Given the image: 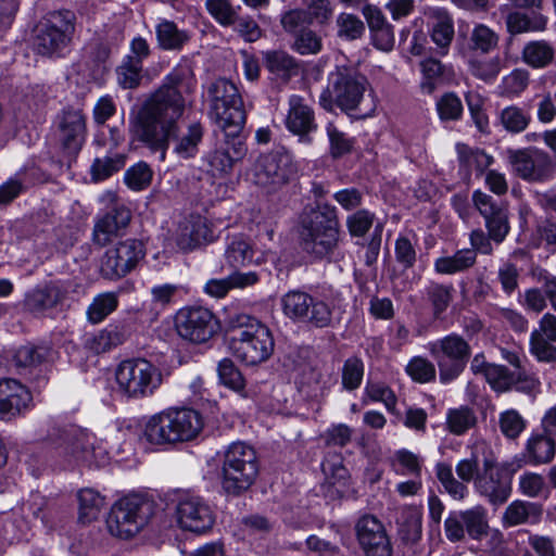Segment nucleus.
Returning a JSON list of instances; mask_svg holds the SVG:
<instances>
[{"label":"nucleus","instance_id":"nucleus-22","mask_svg":"<svg viewBox=\"0 0 556 556\" xmlns=\"http://www.w3.org/2000/svg\"><path fill=\"white\" fill-rule=\"evenodd\" d=\"M86 116L80 110H65L58 122V141L68 157H75L86 140Z\"/></svg>","mask_w":556,"mask_h":556},{"label":"nucleus","instance_id":"nucleus-9","mask_svg":"<svg viewBox=\"0 0 556 556\" xmlns=\"http://www.w3.org/2000/svg\"><path fill=\"white\" fill-rule=\"evenodd\" d=\"M505 154L511 174L526 182L545 184L556 177V159L543 149H507Z\"/></svg>","mask_w":556,"mask_h":556},{"label":"nucleus","instance_id":"nucleus-11","mask_svg":"<svg viewBox=\"0 0 556 556\" xmlns=\"http://www.w3.org/2000/svg\"><path fill=\"white\" fill-rule=\"evenodd\" d=\"M75 14L70 10L46 14L36 28L34 45L41 55H53L64 50L75 31Z\"/></svg>","mask_w":556,"mask_h":556},{"label":"nucleus","instance_id":"nucleus-23","mask_svg":"<svg viewBox=\"0 0 556 556\" xmlns=\"http://www.w3.org/2000/svg\"><path fill=\"white\" fill-rule=\"evenodd\" d=\"M472 201L482 215L491 240L501 243L509 232L507 210L488 193L476 190Z\"/></svg>","mask_w":556,"mask_h":556},{"label":"nucleus","instance_id":"nucleus-47","mask_svg":"<svg viewBox=\"0 0 556 556\" xmlns=\"http://www.w3.org/2000/svg\"><path fill=\"white\" fill-rule=\"evenodd\" d=\"M265 65L269 72L283 78H288L298 72L295 60L283 51L266 52Z\"/></svg>","mask_w":556,"mask_h":556},{"label":"nucleus","instance_id":"nucleus-45","mask_svg":"<svg viewBox=\"0 0 556 556\" xmlns=\"http://www.w3.org/2000/svg\"><path fill=\"white\" fill-rule=\"evenodd\" d=\"M391 467L395 473L401 476H412L413 478H420L421 476V460L418 455L413 452L402 448L396 451L391 457Z\"/></svg>","mask_w":556,"mask_h":556},{"label":"nucleus","instance_id":"nucleus-44","mask_svg":"<svg viewBox=\"0 0 556 556\" xmlns=\"http://www.w3.org/2000/svg\"><path fill=\"white\" fill-rule=\"evenodd\" d=\"M125 339L126 334L123 328L109 325L88 341V346L96 353H103L122 344Z\"/></svg>","mask_w":556,"mask_h":556},{"label":"nucleus","instance_id":"nucleus-19","mask_svg":"<svg viewBox=\"0 0 556 556\" xmlns=\"http://www.w3.org/2000/svg\"><path fill=\"white\" fill-rule=\"evenodd\" d=\"M355 538L364 556H393V545L384 523L375 515L359 517Z\"/></svg>","mask_w":556,"mask_h":556},{"label":"nucleus","instance_id":"nucleus-33","mask_svg":"<svg viewBox=\"0 0 556 556\" xmlns=\"http://www.w3.org/2000/svg\"><path fill=\"white\" fill-rule=\"evenodd\" d=\"M397 525L401 541L409 545L417 544L422 535L421 508L414 505L402 507Z\"/></svg>","mask_w":556,"mask_h":556},{"label":"nucleus","instance_id":"nucleus-16","mask_svg":"<svg viewBox=\"0 0 556 556\" xmlns=\"http://www.w3.org/2000/svg\"><path fill=\"white\" fill-rule=\"evenodd\" d=\"M203 428V419H148L143 434L153 444H174L195 439Z\"/></svg>","mask_w":556,"mask_h":556},{"label":"nucleus","instance_id":"nucleus-14","mask_svg":"<svg viewBox=\"0 0 556 556\" xmlns=\"http://www.w3.org/2000/svg\"><path fill=\"white\" fill-rule=\"evenodd\" d=\"M174 327L182 340L193 344H202L217 332L218 320L207 307L187 305L176 312Z\"/></svg>","mask_w":556,"mask_h":556},{"label":"nucleus","instance_id":"nucleus-36","mask_svg":"<svg viewBox=\"0 0 556 556\" xmlns=\"http://www.w3.org/2000/svg\"><path fill=\"white\" fill-rule=\"evenodd\" d=\"M542 516V508L531 502L516 500L511 502L503 513L504 527H516L525 523H536Z\"/></svg>","mask_w":556,"mask_h":556},{"label":"nucleus","instance_id":"nucleus-2","mask_svg":"<svg viewBox=\"0 0 556 556\" xmlns=\"http://www.w3.org/2000/svg\"><path fill=\"white\" fill-rule=\"evenodd\" d=\"M275 341L269 328L249 315L232 320L229 349L242 363L254 366L266 362L273 354Z\"/></svg>","mask_w":556,"mask_h":556},{"label":"nucleus","instance_id":"nucleus-58","mask_svg":"<svg viewBox=\"0 0 556 556\" xmlns=\"http://www.w3.org/2000/svg\"><path fill=\"white\" fill-rule=\"evenodd\" d=\"M408 376L417 382L426 383L435 378L434 365L425 357L416 356L406 366Z\"/></svg>","mask_w":556,"mask_h":556},{"label":"nucleus","instance_id":"nucleus-53","mask_svg":"<svg viewBox=\"0 0 556 556\" xmlns=\"http://www.w3.org/2000/svg\"><path fill=\"white\" fill-rule=\"evenodd\" d=\"M464 517L466 532L473 540H479L488 532V520L485 509L476 506L471 509L460 511Z\"/></svg>","mask_w":556,"mask_h":556},{"label":"nucleus","instance_id":"nucleus-51","mask_svg":"<svg viewBox=\"0 0 556 556\" xmlns=\"http://www.w3.org/2000/svg\"><path fill=\"white\" fill-rule=\"evenodd\" d=\"M143 65L131 58H124L116 68L117 83L124 89H134L140 85Z\"/></svg>","mask_w":556,"mask_h":556},{"label":"nucleus","instance_id":"nucleus-42","mask_svg":"<svg viewBox=\"0 0 556 556\" xmlns=\"http://www.w3.org/2000/svg\"><path fill=\"white\" fill-rule=\"evenodd\" d=\"M51 351L47 346H35L31 344L20 346L15 350L12 361L16 368L37 367L48 359Z\"/></svg>","mask_w":556,"mask_h":556},{"label":"nucleus","instance_id":"nucleus-20","mask_svg":"<svg viewBox=\"0 0 556 556\" xmlns=\"http://www.w3.org/2000/svg\"><path fill=\"white\" fill-rule=\"evenodd\" d=\"M475 488L491 505L500 506L511 494V478L493 460L485 459L481 472L475 479Z\"/></svg>","mask_w":556,"mask_h":556},{"label":"nucleus","instance_id":"nucleus-60","mask_svg":"<svg viewBox=\"0 0 556 556\" xmlns=\"http://www.w3.org/2000/svg\"><path fill=\"white\" fill-rule=\"evenodd\" d=\"M364 376V364L357 357H350L342 368V384L346 390H355L361 386Z\"/></svg>","mask_w":556,"mask_h":556},{"label":"nucleus","instance_id":"nucleus-41","mask_svg":"<svg viewBox=\"0 0 556 556\" xmlns=\"http://www.w3.org/2000/svg\"><path fill=\"white\" fill-rule=\"evenodd\" d=\"M527 452L530 464H547L554 458L555 442L543 433L533 435L528 441Z\"/></svg>","mask_w":556,"mask_h":556},{"label":"nucleus","instance_id":"nucleus-39","mask_svg":"<svg viewBox=\"0 0 556 556\" xmlns=\"http://www.w3.org/2000/svg\"><path fill=\"white\" fill-rule=\"evenodd\" d=\"M78 520L83 523H90L98 519L105 505L104 497L96 490L86 488L77 493Z\"/></svg>","mask_w":556,"mask_h":556},{"label":"nucleus","instance_id":"nucleus-17","mask_svg":"<svg viewBox=\"0 0 556 556\" xmlns=\"http://www.w3.org/2000/svg\"><path fill=\"white\" fill-rule=\"evenodd\" d=\"M144 245L136 239L119 241L104 253L100 273L103 278L116 280L129 274L144 257Z\"/></svg>","mask_w":556,"mask_h":556},{"label":"nucleus","instance_id":"nucleus-31","mask_svg":"<svg viewBox=\"0 0 556 556\" xmlns=\"http://www.w3.org/2000/svg\"><path fill=\"white\" fill-rule=\"evenodd\" d=\"M31 403L29 390L15 379L0 381V414L20 415Z\"/></svg>","mask_w":556,"mask_h":556},{"label":"nucleus","instance_id":"nucleus-37","mask_svg":"<svg viewBox=\"0 0 556 556\" xmlns=\"http://www.w3.org/2000/svg\"><path fill=\"white\" fill-rule=\"evenodd\" d=\"M119 304L118 291H106L98 293L86 309L87 321L91 325L102 323L108 316L114 313Z\"/></svg>","mask_w":556,"mask_h":556},{"label":"nucleus","instance_id":"nucleus-62","mask_svg":"<svg viewBox=\"0 0 556 556\" xmlns=\"http://www.w3.org/2000/svg\"><path fill=\"white\" fill-rule=\"evenodd\" d=\"M424 80L421 89L426 93H432L437 88L438 80L442 77L444 67L442 63L435 59H427L420 63Z\"/></svg>","mask_w":556,"mask_h":556},{"label":"nucleus","instance_id":"nucleus-34","mask_svg":"<svg viewBox=\"0 0 556 556\" xmlns=\"http://www.w3.org/2000/svg\"><path fill=\"white\" fill-rule=\"evenodd\" d=\"M521 61L533 70L548 67L555 58L553 45L545 39L527 41L521 49Z\"/></svg>","mask_w":556,"mask_h":556},{"label":"nucleus","instance_id":"nucleus-18","mask_svg":"<svg viewBox=\"0 0 556 556\" xmlns=\"http://www.w3.org/2000/svg\"><path fill=\"white\" fill-rule=\"evenodd\" d=\"M99 201L109 211L96 222L92 239L96 244L104 247L113 237H116L122 229L128 226L131 219V212L124 203L119 202L115 191H104L100 195Z\"/></svg>","mask_w":556,"mask_h":556},{"label":"nucleus","instance_id":"nucleus-55","mask_svg":"<svg viewBox=\"0 0 556 556\" xmlns=\"http://www.w3.org/2000/svg\"><path fill=\"white\" fill-rule=\"evenodd\" d=\"M153 172L144 162H139L129 167L124 175V181L134 191L148 188L152 181Z\"/></svg>","mask_w":556,"mask_h":556},{"label":"nucleus","instance_id":"nucleus-52","mask_svg":"<svg viewBox=\"0 0 556 556\" xmlns=\"http://www.w3.org/2000/svg\"><path fill=\"white\" fill-rule=\"evenodd\" d=\"M205 9L219 25L229 27L236 22L240 7L235 8L230 0H205Z\"/></svg>","mask_w":556,"mask_h":556},{"label":"nucleus","instance_id":"nucleus-38","mask_svg":"<svg viewBox=\"0 0 556 556\" xmlns=\"http://www.w3.org/2000/svg\"><path fill=\"white\" fill-rule=\"evenodd\" d=\"M477 253L471 249H462L453 255L441 256L434 262V269L442 275L465 271L476 264Z\"/></svg>","mask_w":556,"mask_h":556},{"label":"nucleus","instance_id":"nucleus-49","mask_svg":"<svg viewBox=\"0 0 556 556\" xmlns=\"http://www.w3.org/2000/svg\"><path fill=\"white\" fill-rule=\"evenodd\" d=\"M435 110L441 122H457L463 117L464 105L455 92H445L437 100Z\"/></svg>","mask_w":556,"mask_h":556},{"label":"nucleus","instance_id":"nucleus-10","mask_svg":"<svg viewBox=\"0 0 556 556\" xmlns=\"http://www.w3.org/2000/svg\"><path fill=\"white\" fill-rule=\"evenodd\" d=\"M115 378L119 390L132 399L152 395L163 382L161 370L144 358L123 361L116 368Z\"/></svg>","mask_w":556,"mask_h":556},{"label":"nucleus","instance_id":"nucleus-6","mask_svg":"<svg viewBox=\"0 0 556 556\" xmlns=\"http://www.w3.org/2000/svg\"><path fill=\"white\" fill-rule=\"evenodd\" d=\"M155 513L152 500L140 494H130L118 500L111 508L106 519L110 533L121 539L138 534Z\"/></svg>","mask_w":556,"mask_h":556},{"label":"nucleus","instance_id":"nucleus-46","mask_svg":"<svg viewBox=\"0 0 556 556\" xmlns=\"http://www.w3.org/2000/svg\"><path fill=\"white\" fill-rule=\"evenodd\" d=\"M531 122L528 111L517 105H509L500 112V123L510 134L525 131Z\"/></svg>","mask_w":556,"mask_h":556},{"label":"nucleus","instance_id":"nucleus-5","mask_svg":"<svg viewBox=\"0 0 556 556\" xmlns=\"http://www.w3.org/2000/svg\"><path fill=\"white\" fill-rule=\"evenodd\" d=\"M210 115L226 136L242 132L247 112L238 87L230 80L218 78L208 87Z\"/></svg>","mask_w":556,"mask_h":556},{"label":"nucleus","instance_id":"nucleus-29","mask_svg":"<svg viewBox=\"0 0 556 556\" xmlns=\"http://www.w3.org/2000/svg\"><path fill=\"white\" fill-rule=\"evenodd\" d=\"M286 127L305 142H311L308 135L317 129L313 109L298 94H292L289 98Z\"/></svg>","mask_w":556,"mask_h":556},{"label":"nucleus","instance_id":"nucleus-4","mask_svg":"<svg viewBox=\"0 0 556 556\" xmlns=\"http://www.w3.org/2000/svg\"><path fill=\"white\" fill-rule=\"evenodd\" d=\"M338 237L339 222L334 206L320 204L303 214L300 239L307 253L318 257L327 255L337 245Z\"/></svg>","mask_w":556,"mask_h":556},{"label":"nucleus","instance_id":"nucleus-15","mask_svg":"<svg viewBox=\"0 0 556 556\" xmlns=\"http://www.w3.org/2000/svg\"><path fill=\"white\" fill-rule=\"evenodd\" d=\"M283 314L293 321L311 325L316 328H325L331 324L332 312L323 300L311 294L293 290L281 298Z\"/></svg>","mask_w":556,"mask_h":556},{"label":"nucleus","instance_id":"nucleus-8","mask_svg":"<svg viewBox=\"0 0 556 556\" xmlns=\"http://www.w3.org/2000/svg\"><path fill=\"white\" fill-rule=\"evenodd\" d=\"M367 87L364 76L357 75L345 67H338L328 76V85L320 93L319 104L331 111L336 103L341 110L349 112L358 109Z\"/></svg>","mask_w":556,"mask_h":556},{"label":"nucleus","instance_id":"nucleus-57","mask_svg":"<svg viewBox=\"0 0 556 556\" xmlns=\"http://www.w3.org/2000/svg\"><path fill=\"white\" fill-rule=\"evenodd\" d=\"M292 48L302 55L317 54L323 48V41L314 30L305 28L295 35Z\"/></svg>","mask_w":556,"mask_h":556},{"label":"nucleus","instance_id":"nucleus-13","mask_svg":"<svg viewBox=\"0 0 556 556\" xmlns=\"http://www.w3.org/2000/svg\"><path fill=\"white\" fill-rule=\"evenodd\" d=\"M429 352L437 362L441 381L450 382L464 371L471 350L463 337L452 333L429 343Z\"/></svg>","mask_w":556,"mask_h":556},{"label":"nucleus","instance_id":"nucleus-27","mask_svg":"<svg viewBox=\"0 0 556 556\" xmlns=\"http://www.w3.org/2000/svg\"><path fill=\"white\" fill-rule=\"evenodd\" d=\"M174 239L180 250L191 251L212 241L214 232L205 217L190 215L178 224Z\"/></svg>","mask_w":556,"mask_h":556},{"label":"nucleus","instance_id":"nucleus-61","mask_svg":"<svg viewBox=\"0 0 556 556\" xmlns=\"http://www.w3.org/2000/svg\"><path fill=\"white\" fill-rule=\"evenodd\" d=\"M470 73L482 80L494 79L501 71V61L498 58L471 59L469 61Z\"/></svg>","mask_w":556,"mask_h":556},{"label":"nucleus","instance_id":"nucleus-50","mask_svg":"<svg viewBox=\"0 0 556 556\" xmlns=\"http://www.w3.org/2000/svg\"><path fill=\"white\" fill-rule=\"evenodd\" d=\"M125 165V155L114 153L103 157H97L91 165V176L94 181H101L109 178L114 173L121 170Z\"/></svg>","mask_w":556,"mask_h":556},{"label":"nucleus","instance_id":"nucleus-24","mask_svg":"<svg viewBox=\"0 0 556 556\" xmlns=\"http://www.w3.org/2000/svg\"><path fill=\"white\" fill-rule=\"evenodd\" d=\"M556 315L545 313L539 320V327L534 329L529 339L530 354L544 364H556Z\"/></svg>","mask_w":556,"mask_h":556},{"label":"nucleus","instance_id":"nucleus-12","mask_svg":"<svg viewBox=\"0 0 556 556\" xmlns=\"http://www.w3.org/2000/svg\"><path fill=\"white\" fill-rule=\"evenodd\" d=\"M298 174L293 156L285 149L260 155L250 170V179L257 186L277 190Z\"/></svg>","mask_w":556,"mask_h":556},{"label":"nucleus","instance_id":"nucleus-35","mask_svg":"<svg viewBox=\"0 0 556 556\" xmlns=\"http://www.w3.org/2000/svg\"><path fill=\"white\" fill-rule=\"evenodd\" d=\"M155 37L159 48L165 51H179L190 40L188 30L166 18L155 25Z\"/></svg>","mask_w":556,"mask_h":556},{"label":"nucleus","instance_id":"nucleus-28","mask_svg":"<svg viewBox=\"0 0 556 556\" xmlns=\"http://www.w3.org/2000/svg\"><path fill=\"white\" fill-rule=\"evenodd\" d=\"M426 16L429 36L435 45V52L444 56L448 53L455 36L453 17L443 8H429L426 11Z\"/></svg>","mask_w":556,"mask_h":556},{"label":"nucleus","instance_id":"nucleus-30","mask_svg":"<svg viewBox=\"0 0 556 556\" xmlns=\"http://www.w3.org/2000/svg\"><path fill=\"white\" fill-rule=\"evenodd\" d=\"M362 13L371 33L374 46L384 52L391 51L395 42L393 26L388 23L381 10L376 5L366 4Z\"/></svg>","mask_w":556,"mask_h":556},{"label":"nucleus","instance_id":"nucleus-59","mask_svg":"<svg viewBox=\"0 0 556 556\" xmlns=\"http://www.w3.org/2000/svg\"><path fill=\"white\" fill-rule=\"evenodd\" d=\"M217 370L219 380L224 386L236 391L244 388V379L231 359H222L218 364Z\"/></svg>","mask_w":556,"mask_h":556},{"label":"nucleus","instance_id":"nucleus-43","mask_svg":"<svg viewBox=\"0 0 556 556\" xmlns=\"http://www.w3.org/2000/svg\"><path fill=\"white\" fill-rule=\"evenodd\" d=\"M457 151L460 165L467 175L473 170L481 174L493 163V157L482 150H473L465 144H458Z\"/></svg>","mask_w":556,"mask_h":556},{"label":"nucleus","instance_id":"nucleus-48","mask_svg":"<svg viewBox=\"0 0 556 556\" xmlns=\"http://www.w3.org/2000/svg\"><path fill=\"white\" fill-rule=\"evenodd\" d=\"M498 34L484 24H476L470 34V48L483 54L490 53L498 45Z\"/></svg>","mask_w":556,"mask_h":556},{"label":"nucleus","instance_id":"nucleus-63","mask_svg":"<svg viewBox=\"0 0 556 556\" xmlns=\"http://www.w3.org/2000/svg\"><path fill=\"white\" fill-rule=\"evenodd\" d=\"M376 216L367 210H358L346 218V226L352 237H364L372 227Z\"/></svg>","mask_w":556,"mask_h":556},{"label":"nucleus","instance_id":"nucleus-32","mask_svg":"<svg viewBox=\"0 0 556 556\" xmlns=\"http://www.w3.org/2000/svg\"><path fill=\"white\" fill-rule=\"evenodd\" d=\"M548 17L542 13L529 15L519 9L509 12L505 18L506 30L511 36L546 30Z\"/></svg>","mask_w":556,"mask_h":556},{"label":"nucleus","instance_id":"nucleus-56","mask_svg":"<svg viewBox=\"0 0 556 556\" xmlns=\"http://www.w3.org/2000/svg\"><path fill=\"white\" fill-rule=\"evenodd\" d=\"M514 374L504 365L493 364L488 370L485 380L496 392H506L514 387Z\"/></svg>","mask_w":556,"mask_h":556},{"label":"nucleus","instance_id":"nucleus-25","mask_svg":"<svg viewBox=\"0 0 556 556\" xmlns=\"http://www.w3.org/2000/svg\"><path fill=\"white\" fill-rule=\"evenodd\" d=\"M480 472L481 470L478 468L476 458L462 459L456 465V473L462 479V482L455 479L450 465L439 463L435 466L438 480L454 500H463L466 496L468 489L464 482H470Z\"/></svg>","mask_w":556,"mask_h":556},{"label":"nucleus","instance_id":"nucleus-40","mask_svg":"<svg viewBox=\"0 0 556 556\" xmlns=\"http://www.w3.org/2000/svg\"><path fill=\"white\" fill-rule=\"evenodd\" d=\"M254 251L247 239L233 237L226 247L225 261L231 268L247 266L253 262Z\"/></svg>","mask_w":556,"mask_h":556},{"label":"nucleus","instance_id":"nucleus-7","mask_svg":"<svg viewBox=\"0 0 556 556\" xmlns=\"http://www.w3.org/2000/svg\"><path fill=\"white\" fill-rule=\"evenodd\" d=\"M167 498L174 505L175 521L181 530L203 534L213 528L214 510L201 495L176 489L167 493Z\"/></svg>","mask_w":556,"mask_h":556},{"label":"nucleus","instance_id":"nucleus-64","mask_svg":"<svg viewBox=\"0 0 556 556\" xmlns=\"http://www.w3.org/2000/svg\"><path fill=\"white\" fill-rule=\"evenodd\" d=\"M453 286L431 283L427 290L428 298L433 306V313L439 316L452 301Z\"/></svg>","mask_w":556,"mask_h":556},{"label":"nucleus","instance_id":"nucleus-3","mask_svg":"<svg viewBox=\"0 0 556 556\" xmlns=\"http://www.w3.org/2000/svg\"><path fill=\"white\" fill-rule=\"evenodd\" d=\"M255 450L244 442H233L224 452L220 486L228 496L238 497L255 483L258 476Z\"/></svg>","mask_w":556,"mask_h":556},{"label":"nucleus","instance_id":"nucleus-26","mask_svg":"<svg viewBox=\"0 0 556 556\" xmlns=\"http://www.w3.org/2000/svg\"><path fill=\"white\" fill-rule=\"evenodd\" d=\"M247 151L241 134L225 135V140L207 154L206 160L214 175H225L232 170L237 162L243 160Z\"/></svg>","mask_w":556,"mask_h":556},{"label":"nucleus","instance_id":"nucleus-21","mask_svg":"<svg viewBox=\"0 0 556 556\" xmlns=\"http://www.w3.org/2000/svg\"><path fill=\"white\" fill-rule=\"evenodd\" d=\"M67 292L68 282L66 281L58 280L38 285L26 292L23 308L34 316H46L64 302Z\"/></svg>","mask_w":556,"mask_h":556},{"label":"nucleus","instance_id":"nucleus-54","mask_svg":"<svg viewBox=\"0 0 556 556\" xmlns=\"http://www.w3.org/2000/svg\"><path fill=\"white\" fill-rule=\"evenodd\" d=\"M338 36L345 40H357L365 33L364 22L352 13L342 12L337 16Z\"/></svg>","mask_w":556,"mask_h":556},{"label":"nucleus","instance_id":"nucleus-1","mask_svg":"<svg viewBox=\"0 0 556 556\" xmlns=\"http://www.w3.org/2000/svg\"><path fill=\"white\" fill-rule=\"evenodd\" d=\"M194 79L185 67H176L167 74L161 86L142 103L136 117L131 119L134 136L151 151L160 152L164 161L169 142H174L173 153L180 160L195 157L204 136L203 126L193 122L186 130L179 131L187 99L192 92Z\"/></svg>","mask_w":556,"mask_h":556}]
</instances>
